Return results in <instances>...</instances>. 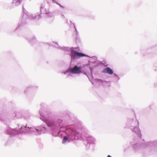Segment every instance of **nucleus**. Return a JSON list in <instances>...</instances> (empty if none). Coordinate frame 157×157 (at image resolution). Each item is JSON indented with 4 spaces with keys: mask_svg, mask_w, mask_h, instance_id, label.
Listing matches in <instances>:
<instances>
[{
    "mask_svg": "<svg viewBox=\"0 0 157 157\" xmlns=\"http://www.w3.org/2000/svg\"><path fill=\"white\" fill-rule=\"evenodd\" d=\"M69 71L74 73H77L78 72V67L75 66L73 68L69 70Z\"/></svg>",
    "mask_w": 157,
    "mask_h": 157,
    "instance_id": "obj_1",
    "label": "nucleus"
},
{
    "mask_svg": "<svg viewBox=\"0 0 157 157\" xmlns=\"http://www.w3.org/2000/svg\"><path fill=\"white\" fill-rule=\"evenodd\" d=\"M46 123L48 125L49 127H51L53 125V124L52 122H49L48 121H46Z\"/></svg>",
    "mask_w": 157,
    "mask_h": 157,
    "instance_id": "obj_5",
    "label": "nucleus"
},
{
    "mask_svg": "<svg viewBox=\"0 0 157 157\" xmlns=\"http://www.w3.org/2000/svg\"><path fill=\"white\" fill-rule=\"evenodd\" d=\"M103 72L104 73H107L110 75H112L113 73V71L109 67H107L104 69Z\"/></svg>",
    "mask_w": 157,
    "mask_h": 157,
    "instance_id": "obj_3",
    "label": "nucleus"
},
{
    "mask_svg": "<svg viewBox=\"0 0 157 157\" xmlns=\"http://www.w3.org/2000/svg\"><path fill=\"white\" fill-rule=\"evenodd\" d=\"M68 138L66 136H64L63 138V140L62 142L63 143H65L68 140Z\"/></svg>",
    "mask_w": 157,
    "mask_h": 157,
    "instance_id": "obj_6",
    "label": "nucleus"
},
{
    "mask_svg": "<svg viewBox=\"0 0 157 157\" xmlns=\"http://www.w3.org/2000/svg\"><path fill=\"white\" fill-rule=\"evenodd\" d=\"M71 54V57L74 58H76L78 56V52L73 51H72Z\"/></svg>",
    "mask_w": 157,
    "mask_h": 157,
    "instance_id": "obj_4",
    "label": "nucleus"
},
{
    "mask_svg": "<svg viewBox=\"0 0 157 157\" xmlns=\"http://www.w3.org/2000/svg\"><path fill=\"white\" fill-rule=\"evenodd\" d=\"M72 134H71L72 135H75V131H72Z\"/></svg>",
    "mask_w": 157,
    "mask_h": 157,
    "instance_id": "obj_8",
    "label": "nucleus"
},
{
    "mask_svg": "<svg viewBox=\"0 0 157 157\" xmlns=\"http://www.w3.org/2000/svg\"><path fill=\"white\" fill-rule=\"evenodd\" d=\"M79 70H80V67H79Z\"/></svg>",
    "mask_w": 157,
    "mask_h": 157,
    "instance_id": "obj_11",
    "label": "nucleus"
},
{
    "mask_svg": "<svg viewBox=\"0 0 157 157\" xmlns=\"http://www.w3.org/2000/svg\"><path fill=\"white\" fill-rule=\"evenodd\" d=\"M87 140H88V138H87Z\"/></svg>",
    "mask_w": 157,
    "mask_h": 157,
    "instance_id": "obj_9",
    "label": "nucleus"
},
{
    "mask_svg": "<svg viewBox=\"0 0 157 157\" xmlns=\"http://www.w3.org/2000/svg\"><path fill=\"white\" fill-rule=\"evenodd\" d=\"M86 56V55L84 54L81 53H79V57H83Z\"/></svg>",
    "mask_w": 157,
    "mask_h": 157,
    "instance_id": "obj_7",
    "label": "nucleus"
},
{
    "mask_svg": "<svg viewBox=\"0 0 157 157\" xmlns=\"http://www.w3.org/2000/svg\"><path fill=\"white\" fill-rule=\"evenodd\" d=\"M40 11L41 13L43 14H48L49 13L48 11L43 6L40 7Z\"/></svg>",
    "mask_w": 157,
    "mask_h": 157,
    "instance_id": "obj_2",
    "label": "nucleus"
},
{
    "mask_svg": "<svg viewBox=\"0 0 157 157\" xmlns=\"http://www.w3.org/2000/svg\"><path fill=\"white\" fill-rule=\"evenodd\" d=\"M18 1H20L21 0H18Z\"/></svg>",
    "mask_w": 157,
    "mask_h": 157,
    "instance_id": "obj_10",
    "label": "nucleus"
}]
</instances>
